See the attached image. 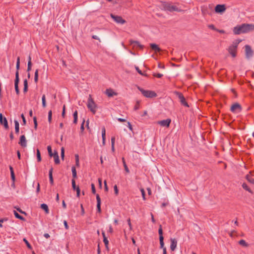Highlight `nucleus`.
I'll return each instance as SVG.
<instances>
[{"label":"nucleus","instance_id":"f257e3e1","mask_svg":"<svg viewBox=\"0 0 254 254\" xmlns=\"http://www.w3.org/2000/svg\"><path fill=\"white\" fill-rule=\"evenodd\" d=\"M253 31H254V24H243L241 25L235 27L233 29L234 33L236 35L246 33Z\"/></svg>","mask_w":254,"mask_h":254},{"label":"nucleus","instance_id":"f03ea898","mask_svg":"<svg viewBox=\"0 0 254 254\" xmlns=\"http://www.w3.org/2000/svg\"><path fill=\"white\" fill-rule=\"evenodd\" d=\"M137 89L141 92L142 95L146 98H154L157 96V94L153 91L146 90L140 87H137Z\"/></svg>","mask_w":254,"mask_h":254},{"label":"nucleus","instance_id":"7ed1b4c3","mask_svg":"<svg viewBox=\"0 0 254 254\" xmlns=\"http://www.w3.org/2000/svg\"><path fill=\"white\" fill-rule=\"evenodd\" d=\"M87 106L93 114H95L96 112V105L95 103L94 102L91 95H89V97L88 98Z\"/></svg>","mask_w":254,"mask_h":254},{"label":"nucleus","instance_id":"20e7f679","mask_svg":"<svg viewBox=\"0 0 254 254\" xmlns=\"http://www.w3.org/2000/svg\"><path fill=\"white\" fill-rule=\"evenodd\" d=\"M176 95L178 97L180 102H181V104L185 107H189V106L187 103V102L186 100V99L182 93L179 92H175Z\"/></svg>","mask_w":254,"mask_h":254},{"label":"nucleus","instance_id":"39448f33","mask_svg":"<svg viewBox=\"0 0 254 254\" xmlns=\"http://www.w3.org/2000/svg\"><path fill=\"white\" fill-rule=\"evenodd\" d=\"M238 43H235L232 44L228 48L229 53L233 57L236 56V52Z\"/></svg>","mask_w":254,"mask_h":254},{"label":"nucleus","instance_id":"423d86ee","mask_svg":"<svg viewBox=\"0 0 254 254\" xmlns=\"http://www.w3.org/2000/svg\"><path fill=\"white\" fill-rule=\"evenodd\" d=\"M242 111V107L239 103H235L231 107V111L234 113H239Z\"/></svg>","mask_w":254,"mask_h":254},{"label":"nucleus","instance_id":"0eeeda50","mask_svg":"<svg viewBox=\"0 0 254 254\" xmlns=\"http://www.w3.org/2000/svg\"><path fill=\"white\" fill-rule=\"evenodd\" d=\"M112 18L117 23L124 24L126 23V21L120 16L115 15L112 13L110 14Z\"/></svg>","mask_w":254,"mask_h":254},{"label":"nucleus","instance_id":"6e6552de","mask_svg":"<svg viewBox=\"0 0 254 254\" xmlns=\"http://www.w3.org/2000/svg\"><path fill=\"white\" fill-rule=\"evenodd\" d=\"M165 9L169 11L170 12L173 11H180V10L179 9V8L175 5L171 4H168L166 5L165 6Z\"/></svg>","mask_w":254,"mask_h":254},{"label":"nucleus","instance_id":"1a4fd4ad","mask_svg":"<svg viewBox=\"0 0 254 254\" xmlns=\"http://www.w3.org/2000/svg\"><path fill=\"white\" fill-rule=\"evenodd\" d=\"M19 81V74L17 72H15V79L14 81V87L17 95H19L20 91L18 88V83Z\"/></svg>","mask_w":254,"mask_h":254},{"label":"nucleus","instance_id":"9d476101","mask_svg":"<svg viewBox=\"0 0 254 254\" xmlns=\"http://www.w3.org/2000/svg\"><path fill=\"white\" fill-rule=\"evenodd\" d=\"M0 123L1 125H3L5 129H7L9 128L7 119L6 118L3 117L1 113L0 114Z\"/></svg>","mask_w":254,"mask_h":254},{"label":"nucleus","instance_id":"9b49d317","mask_svg":"<svg viewBox=\"0 0 254 254\" xmlns=\"http://www.w3.org/2000/svg\"><path fill=\"white\" fill-rule=\"evenodd\" d=\"M246 56L247 59H250L253 56V51L249 45L245 46Z\"/></svg>","mask_w":254,"mask_h":254},{"label":"nucleus","instance_id":"f8f14e48","mask_svg":"<svg viewBox=\"0 0 254 254\" xmlns=\"http://www.w3.org/2000/svg\"><path fill=\"white\" fill-rule=\"evenodd\" d=\"M171 122V120L170 119H167L166 120L158 121L157 124L160 125L161 126L168 127H169Z\"/></svg>","mask_w":254,"mask_h":254},{"label":"nucleus","instance_id":"ddd939ff","mask_svg":"<svg viewBox=\"0 0 254 254\" xmlns=\"http://www.w3.org/2000/svg\"><path fill=\"white\" fill-rule=\"evenodd\" d=\"M226 10V7L224 4H218L215 6V10L217 13H221Z\"/></svg>","mask_w":254,"mask_h":254},{"label":"nucleus","instance_id":"4468645a","mask_svg":"<svg viewBox=\"0 0 254 254\" xmlns=\"http://www.w3.org/2000/svg\"><path fill=\"white\" fill-rule=\"evenodd\" d=\"M129 44L132 45L133 46V48H135V47H138L140 49H142L143 48V46L141 45L139 43V42L137 41H133L132 40H130L129 41Z\"/></svg>","mask_w":254,"mask_h":254},{"label":"nucleus","instance_id":"2eb2a0df","mask_svg":"<svg viewBox=\"0 0 254 254\" xmlns=\"http://www.w3.org/2000/svg\"><path fill=\"white\" fill-rule=\"evenodd\" d=\"M71 184H72V187L73 190L76 191L77 196H79V194H80V189H79V187H78V186L77 187L76 186L75 181L74 180V179L72 180Z\"/></svg>","mask_w":254,"mask_h":254},{"label":"nucleus","instance_id":"dca6fc26","mask_svg":"<svg viewBox=\"0 0 254 254\" xmlns=\"http://www.w3.org/2000/svg\"><path fill=\"white\" fill-rule=\"evenodd\" d=\"M170 249L172 251H175L177 245V241L175 239H171Z\"/></svg>","mask_w":254,"mask_h":254},{"label":"nucleus","instance_id":"f3484780","mask_svg":"<svg viewBox=\"0 0 254 254\" xmlns=\"http://www.w3.org/2000/svg\"><path fill=\"white\" fill-rule=\"evenodd\" d=\"M19 143L22 147H26L27 145V141L24 135H22L20 137V141Z\"/></svg>","mask_w":254,"mask_h":254},{"label":"nucleus","instance_id":"a211bd4d","mask_svg":"<svg viewBox=\"0 0 254 254\" xmlns=\"http://www.w3.org/2000/svg\"><path fill=\"white\" fill-rule=\"evenodd\" d=\"M105 93L109 97H113L117 94V93L114 92V90L111 88L107 89Z\"/></svg>","mask_w":254,"mask_h":254},{"label":"nucleus","instance_id":"6ab92c4d","mask_svg":"<svg viewBox=\"0 0 254 254\" xmlns=\"http://www.w3.org/2000/svg\"><path fill=\"white\" fill-rule=\"evenodd\" d=\"M97 208L98 212H101V199L98 194H96Z\"/></svg>","mask_w":254,"mask_h":254},{"label":"nucleus","instance_id":"aec40b11","mask_svg":"<svg viewBox=\"0 0 254 254\" xmlns=\"http://www.w3.org/2000/svg\"><path fill=\"white\" fill-rule=\"evenodd\" d=\"M53 157H54L55 164H59L60 162V161L58 153L57 151H55Z\"/></svg>","mask_w":254,"mask_h":254},{"label":"nucleus","instance_id":"412c9836","mask_svg":"<svg viewBox=\"0 0 254 254\" xmlns=\"http://www.w3.org/2000/svg\"><path fill=\"white\" fill-rule=\"evenodd\" d=\"M150 47L152 50H154L155 52H159L161 51V49L158 46L155 44H150Z\"/></svg>","mask_w":254,"mask_h":254},{"label":"nucleus","instance_id":"4be33fe9","mask_svg":"<svg viewBox=\"0 0 254 254\" xmlns=\"http://www.w3.org/2000/svg\"><path fill=\"white\" fill-rule=\"evenodd\" d=\"M41 208L43 209L46 214L49 213V210L48 205L46 204L43 203L41 205Z\"/></svg>","mask_w":254,"mask_h":254},{"label":"nucleus","instance_id":"5701e85b","mask_svg":"<svg viewBox=\"0 0 254 254\" xmlns=\"http://www.w3.org/2000/svg\"><path fill=\"white\" fill-rule=\"evenodd\" d=\"M73 122L74 124H76L77 123V118H78V112L76 110L74 112V113L73 114Z\"/></svg>","mask_w":254,"mask_h":254},{"label":"nucleus","instance_id":"b1692460","mask_svg":"<svg viewBox=\"0 0 254 254\" xmlns=\"http://www.w3.org/2000/svg\"><path fill=\"white\" fill-rule=\"evenodd\" d=\"M14 125H15V130L16 133H18L19 131V124L17 120L14 121Z\"/></svg>","mask_w":254,"mask_h":254},{"label":"nucleus","instance_id":"393cba45","mask_svg":"<svg viewBox=\"0 0 254 254\" xmlns=\"http://www.w3.org/2000/svg\"><path fill=\"white\" fill-rule=\"evenodd\" d=\"M242 187L244 189L247 190L249 192H250L251 193H253L252 190H251V189L248 186V185L246 183H243L242 184Z\"/></svg>","mask_w":254,"mask_h":254},{"label":"nucleus","instance_id":"a878e982","mask_svg":"<svg viewBox=\"0 0 254 254\" xmlns=\"http://www.w3.org/2000/svg\"><path fill=\"white\" fill-rule=\"evenodd\" d=\"M52 173H53V168H51L50 169V170H49V175L50 182V183L52 184L53 183V176H52Z\"/></svg>","mask_w":254,"mask_h":254},{"label":"nucleus","instance_id":"bb28decb","mask_svg":"<svg viewBox=\"0 0 254 254\" xmlns=\"http://www.w3.org/2000/svg\"><path fill=\"white\" fill-rule=\"evenodd\" d=\"M23 83H24L23 91H24V92L25 93L28 90V81L26 79L24 80Z\"/></svg>","mask_w":254,"mask_h":254},{"label":"nucleus","instance_id":"cd10ccee","mask_svg":"<svg viewBox=\"0 0 254 254\" xmlns=\"http://www.w3.org/2000/svg\"><path fill=\"white\" fill-rule=\"evenodd\" d=\"M122 161H123V165H124V168H125V170L126 171V172L127 173H129V170L126 164V161H125V160L124 159V158H122Z\"/></svg>","mask_w":254,"mask_h":254},{"label":"nucleus","instance_id":"c85d7f7f","mask_svg":"<svg viewBox=\"0 0 254 254\" xmlns=\"http://www.w3.org/2000/svg\"><path fill=\"white\" fill-rule=\"evenodd\" d=\"M163 240H164L163 236L159 237L160 248L163 249V250H164V248H166L165 247H164V243Z\"/></svg>","mask_w":254,"mask_h":254},{"label":"nucleus","instance_id":"c756f323","mask_svg":"<svg viewBox=\"0 0 254 254\" xmlns=\"http://www.w3.org/2000/svg\"><path fill=\"white\" fill-rule=\"evenodd\" d=\"M71 171H72V174L73 178H76L77 177V174H76V171L75 167L74 166H72L71 168Z\"/></svg>","mask_w":254,"mask_h":254},{"label":"nucleus","instance_id":"7c9ffc66","mask_svg":"<svg viewBox=\"0 0 254 254\" xmlns=\"http://www.w3.org/2000/svg\"><path fill=\"white\" fill-rule=\"evenodd\" d=\"M9 169H10V175H11V179L12 180L14 181L15 180V176H14V173L13 168L10 166Z\"/></svg>","mask_w":254,"mask_h":254},{"label":"nucleus","instance_id":"2f4dec72","mask_svg":"<svg viewBox=\"0 0 254 254\" xmlns=\"http://www.w3.org/2000/svg\"><path fill=\"white\" fill-rule=\"evenodd\" d=\"M42 106L44 108L46 107V96L45 95H43L42 97Z\"/></svg>","mask_w":254,"mask_h":254},{"label":"nucleus","instance_id":"473e14b6","mask_svg":"<svg viewBox=\"0 0 254 254\" xmlns=\"http://www.w3.org/2000/svg\"><path fill=\"white\" fill-rule=\"evenodd\" d=\"M239 244L244 247H248V243H247L246 242V241L244 240H241L239 242Z\"/></svg>","mask_w":254,"mask_h":254},{"label":"nucleus","instance_id":"72a5a7b5","mask_svg":"<svg viewBox=\"0 0 254 254\" xmlns=\"http://www.w3.org/2000/svg\"><path fill=\"white\" fill-rule=\"evenodd\" d=\"M36 154H37V160L38 162H40L41 161V157L40 150L38 149H37L36 150Z\"/></svg>","mask_w":254,"mask_h":254},{"label":"nucleus","instance_id":"f704fd0d","mask_svg":"<svg viewBox=\"0 0 254 254\" xmlns=\"http://www.w3.org/2000/svg\"><path fill=\"white\" fill-rule=\"evenodd\" d=\"M38 80V70L36 69L34 74V81L37 83Z\"/></svg>","mask_w":254,"mask_h":254},{"label":"nucleus","instance_id":"c9c22d12","mask_svg":"<svg viewBox=\"0 0 254 254\" xmlns=\"http://www.w3.org/2000/svg\"><path fill=\"white\" fill-rule=\"evenodd\" d=\"M14 214L16 218L20 220H24L23 217L19 215L16 211H14Z\"/></svg>","mask_w":254,"mask_h":254},{"label":"nucleus","instance_id":"e433bc0d","mask_svg":"<svg viewBox=\"0 0 254 254\" xmlns=\"http://www.w3.org/2000/svg\"><path fill=\"white\" fill-rule=\"evenodd\" d=\"M52 111L51 110H50L48 112V122L49 123H51L52 122Z\"/></svg>","mask_w":254,"mask_h":254},{"label":"nucleus","instance_id":"4c0bfd02","mask_svg":"<svg viewBox=\"0 0 254 254\" xmlns=\"http://www.w3.org/2000/svg\"><path fill=\"white\" fill-rule=\"evenodd\" d=\"M47 150L48 151L49 155L50 157H53L54 153H52V148L51 146L47 147Z\"/></svg>","mask_w":254,"mask_h":254},{"label":"nucleus","instance_id":"58836bf2","mask_svg":"<svg viewBox=\"0 0 254 254\" xmlns=\"http://www.w3.org/2000/svg\"><path fill=\"white\" fill-rule=\"evenodd\" d=\"M103 242H104V243L105 244L106 248L107 249H108V244H109V241H108V239H107L106 237H104V238L103 239Z\"/></svg>","mask_w":254,"mask_h":254},{"label":"nucleus","instance_id":"ea45409f","mask_svg":"<svg viewBox=\"0 0 254 254\" xmlns=\"http://www.w3.org/2000/svg\"><path fill=\"white\" fill-rule=\"evenodd\" d=\"M23 241L25 242V243L26 244L27 247L29 249H32L31 245L29 244V243L28 242V241L25 238L23 239Z\"/></svg>","mask_w":254,"mask_h":254},{"label":"nucleus","instance_id":"a19ab883","mask_svg":"<svg viewBox=\"0 0 254 254\" xmlns=\"http://www.w3.org/2000/svg\"><path fill=\"white\" fill-rule=\"evenodd\" d=\"M140 191H141V195H142L143 199V200H145L146 199V198H145V191H144V189H141L140 190Z\"/></svg>","mask_w":254,"mask_h":254},{"label":"nucleus","instance_id":"79ce46f5","mask_svg":"<svg viewBox=\"0 0 254 254\" xmlns=\"http://www.w3.org/2000/svg\"><path fill=\"white\" fill-rule=\"evenodd\" d=\"M104 137H106V129L105 127H103L102 128V137L104 138Z\"/></svg>","mask_w":254,"mask_h":254},{"label":"nucleus","instance_id":"37998d69","mask_svg":"<svg viewBox=\"0 0 254 254\" xmlns=\"http://www.w3.org/2000/svg\"><path fill=\"white\" fill-rule=\"evenodd\" d=\"M158 233L159 235V237L163 236V231L161 225H160L159 229L158 230Z\"/></svg>","mask_w":254,"mask_h":254},{"label":"nucleus","instance_id":"c03bdc74","mask_svg":"<svg viewBox=\"0 0 254 254\" xmlns=\"http://www.w3.org/2000/svg\"><path fill=\"white\" fill-rule=\"evenodd\" d=\"M33 122L34 124V128L35 129H37V119L36 117H34L33 118Z\"/></svg>","mask_w":254,"mask_h":254},{"label":"nucleus","instance_id":"a18cd8bd","mask_svg":"<svg viewBox=\"0 0 254 254\" xmlns=\"http://www.w3.org/2000/svg\"><path fill=\"white\" fill-rule=\"evenodd\" d=\"M135 68L136 70L137 71V72L139 74H140L141 75H145V74L143 73V72L141 71V70H140L139 69V67L138 66H135Z\"/></svg>","mask_w":254,"mask_h":254},{"label":"nucleus","instance_id":"49530a36","mask_svg":"<svg viewBox=\"0 0 254 254\" xmlns=\"http://www.w3.org/2000/svg\"><path fill=\"white\" fill-rule=\"evenodd\" d=\"M64 156V147L61 148V158L63 160Z\"/></svg>","mask_w":254,"mask_h":254},{"label":"nucleus","instance_id":"de8ad7c7","mask_svg":"<svg viewBox=\"0 0 254 254\" xmlns=\"http://www.w3.org/2000/svg\"><path fill=\"white\" fill-rule=\"evenodd\" d=\"M91 190H92V192L93 194H95L96 193V190H95V186L93 184H91Z\"/></svg>","mask_w":254,"mask_h":254},{"label":"nucleus","instance_id":"09e8293b","mask_svg":"<svg viewBox=\"0 0 254 254\" xmlns=\"http://www.w3.org/2000/svg\"><path fill=\"white\" fill-rule=\"evenodd\" d=\"M114 190L115 193L116 194V195H118L119 193V190H118V187H117V185L114 186Z\"/></svg>","mask_w":254,"mask_h":254},{"label":"nucleus","instance_id":"8fccbe9b","mask_svg":"<svg viewBox=\"0 0 254 254\" xmlns=\"http://www.w3.org/2000/svg\"><path fill=\"white\" fill-rule=\"evenodd\" d=\"M64 227H65V229L66 230H68L69 229V227L68 226L67 221L66 220H64Z\"/></svg>","mask_w":254,"mask_h":254},{"label":"nucleus","instance_id":"3c124183","mask_svg":"<svg viewBox=\"0 0 254 254\" xmlns=\"http://www.w3.org/2000/svg\"><path fill=\"white\" fill-rule=\"evenodd\" d=\"M127 224L129 227V229L130 230H132V226H131V222H130V218H128L127 220Z\"/></svg>","mask_w":254,"mask_h":254},{"label":"nucleus","instance_id":"603ef678","mask_svg":"<svg viewBox=\"0 0 254 254\" xmlns=\"http://www.w3.org/2000/svg\"><path fill=\"white\" fill-rule=\"evenodd\" d=\"M65 105H64L63 108V112H62V116L63 118H64L65 116Z\"/></svg>","mask_w":254,"mask_h":254},{"label":"nucleus","instance_id":"864d4df0","mask_svg":"<svg viewBox=\"0 0 254 254\" xmlns=\"http://www.w3.org/2000/svg\"><path fill=\"white\" fill-rule=\"evenodd\" d=\"M84 122H85V120H83V122H82V123L81 125V127H80V129L82 130V131H83L84 129Z\"/></svg>","mask_w":254,"mask_h":254},{"label":"nucleus","instance_id":"5fc2aeb1","mask_svg":"<svg viewBox=\"0 0 254 254\" xmlns=\"http://www.w3.org/2000/svg\"><path fill=\"white\" fill-rule=\"evenodd\" d=\"M154 75L157 77V78H161L163 76V74L161 73H157L156 74H154Z\"/></svg>","mask_w":254,"mask_h":254},{"label":"nucleus","instance_id":"6e6d98bb","mask_svg":"<svg viewBox=\"0 0 254 254\" xmlns=\"http://www.w3.org/2000/svg\"><path fill=\"white\" fill-rule=\"evenodd\" d=\"M104 186H105V190L106 191H108V187H107L106 181H104Z\"/></svg>","mask_w":254,"mask_h":254},{"label":"nucleus","instance_id":"4d7b16f0","mask_svg":"<svg viewBox=\"0 0 254 254\" xmlns=\"http://www.w3.org/2000/svg\"><path fill=\"white\" fill-rule=\"evenodd\" d=\"M208 27L211 29H213L214 30H216L215 26L213 24L208 25Z\"/></svg>","mask_w":254,"mask_h":254},{"label":"nucleus","instance_id":"13d9d810","mask_svg":"<svg viewBox=\"0 0 254 254\" xmlns=\"http://www.w3.org/2000/svg\"><path fill=\"white\" fill-rule=\"evenodd\" d=\"M108 232L110 233H112L113 232V229L111 225L109 226Z\"/></svg>","mask_w":254,"mask_h":254},{"label":"nucleus","instance_id":"bf43d9fd","mask_svg":"<svg viewBox=\"0 0 254 254\" xmlns=\"http://www.w3.org/2000/svg\"><path fill=\"white\" fill-rule=\"evenodd\" d=\"M127 127L130 130H132V126L129 122L127 123Z\"/></svg>","mask_w":254,"mask_h":254},{"label":"nucleus","instance_id":"052dcab7","mask_svg":"<svg viewBox=\"0 0 254 254\" xmlns=\"http://www.w3.org/2000/svg\"><path fill=\"white\" fill-rule=\"evenodd\" d=\"M16 72H18V73L19 74V69L20 68V64H16Z\"/></svg>","mask_w":254,"mask_h":254},{"label":"nucleus","instance_id":"680f3d73","mask_svg":"<svg viewBox=\"0 0 254 254\" xmlns=\"http://www.w3.org/2000/svg\"><path fill=\"white\" fill-rule=\"evenodd\" d=\"M117 120L118 121H119L120 122H124L126 121L125 119H122V118H118Z\"/></svg>","mask_w":254,"mask_h":254},{"label":"nucleus","instance_id":"e2e57ef3","mask_svg":"<svg viewBox=\"0 0 254 254\" xmlns=\"http://www.w3.org/2000/svg\"><path fill=\"white\" fill-rule=\"evenodd\" d=\"M81 214L84 215V210L82 204H81Z\"/></svg>","mask_w":254,"mask_h":254},{"label":"nucleus","instance_id":"0e129e2a","mask_svg":"<svg viewBox=\"0 0 254 254\" xmlns=\"http://www.w3.org/2000/svg\"><path fill=\"white\" fill-rule=\"evenodd\" d=\"M92 37L94 39L100 40V39L98 38V37L97 36H96V35H93Z\"/></svg>","mask_w":254,"mask_h":254},{"label":"nucleus","instance_id":"69168bd1","mask_svg":"<svg viewBox=\"0 0 254 254\" xmlns=\"http://www.w3.org/2000/svg\"><path fill=\"white\" fill-rule=\"evenodd\" d=\"M40 185L39 184H38L37 187L36 189V191L37 192H39L40 191Z\"/></svg>","mask_w":254,"mask_h":254},{"label":"nucleus","instance_id":"338daca9","mask_svg":"<svg viewBox=\"0 0 254 254\" xmlns=\"http://www.w3.org/2000/svg\"><path fill=\"white\" fill-rule=\"evenodd\" d=\"M44 236L45 238H46L47 239L50 238V235L48 233L44 234Z\"/></svg>","mask_w":254,"mask_h":254},{"label":"nucleus","instance_id":"774afa93","mask_svg":"<svg viewBox=\"0 0 254 254\" xmlns=\"http://www.w3.org/2000/svg\"><path fill=\"white\" fill-rule=\"evenodd\" d=\"M139 109V105L138 104H136L135 106H134V109L135 110H137Z\"/></svg>","mask_w":254,"mask_h":254}]
</instances>
